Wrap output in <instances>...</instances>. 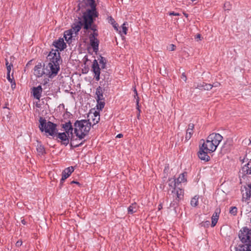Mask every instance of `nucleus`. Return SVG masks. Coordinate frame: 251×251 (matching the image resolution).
<instances>
[{
    "label": "nucleus",
    "instance_id": "5fc2aeb1",
    "mask_svg": "<svg viewBox=\"0 0 251 251\" xmlns=\"http://www.w3.org/2000/svg\"><path fill=\"white\" fill-rule=\"evenodd\" d=\"M220 85V83L219 82H216L213 83V85H211V86H212V87H218Z\"/></svg>",
    "mask_w": 251,
    "mask_h": 251
},
{
    "label": "nucleus",
    "instance_id": "ea45409f",
    "mask_svg": "<svg viewBox=\"0 0 251 251\" xmlns=\"http://www.w3.org/2000/svg\"><path fill=\"white\" fill-rule=\"evenodd\" d=\"M231 4L229 2H225L224 4V8L225 9V10H229L231 8Z\"/></svg>",
    "mask_w": 251,
    "mask_h": 251
},
{
    "label": "nucleus",
    "instance_id": "c9c22d12",
    "mask_svg": "<svg viewBox=\"0 0 251 251\" xmlns=\"http://www.w3.org/2000/svg\"><path fill=\"white\" fill-rule=\"evenodd\" d=\"M127 24L126 22L124 23L122 25V30H120L119 32L121 34L122 33L126 35L127 33V28L126 27Z\"/></svg>",
    "mask_w": 251,
    "mask_h": 251
},
{
    "label": "nucleus",
    "instance_id": "2f4dec72",
    "mask_svg": "<svg viewBox=\"0 0 251 251\" xmlns=\"http://www.w3.org/2000/svg\"><path fill=\"white\" fill-rule=\"evenodd\" d=\"M169 185L170 187L175 189H176V186L177 184V181L175 178H170L169 179Z\"/></svg>",
    "mask_w": 251,
    "mask_h": 251
},
{
    "label": "nucleus",
    "instance_id": "13d9d810",
    "mask_svg": "<svg viewBox=\"0 0 251 251\" xmlns=\"http://www.w3.org/2000/svg\"><path fill=\"white\" fill-rule=\"evenodd\" d=\"M5 65H6V68L7 67V66H10V64L9 63L7 59H5Z\"/></svg>",
    "mask_w": 251,
    "mask_h": 251
},
{
    "label": "nucleus",
    "instance_id": "3c124183",
    "mask_svg": "<svg viewBox=\"0 0 251 251\" xmlns=\"http://www.w3.org/2000/svg\"><path fill=\"white\" fill-rule=\"evenodd\" d=\"M175 48H176V46L174 45L171 44L170 45V48H169L170 50H171V51L174 50H175Z\"/></svg>",
    "mask_w": 251,
    "mask_h": 251
},
{
    "label": "nucleus",
    "instance_id": "aec40b11",
    "mask_svg": "<svg viewBox=\"0 0 251 251\" xmlns=\"http://www.w3.org/2000/svg\"><path fill=\"white\" fill-rule=\"evenodd\" d=\"M70 134L71 135V137L70 136L71 140L70 146L73 148H75L81 146L86 141L85 140H84L79 144H75V142L77 141V138H75V136L73 135V132H72V133H70Z\"/></svg>",
    "mask_w": 251,
    "mask_h": 251
},
{
    "label": "nucleus",
    "instance_id": "72a5a7b5",
    "mask_svg": "<svg viewBox=\"0 0 251 251\" xmlns=\"http://www.w3.org/2000/svg\"><path fill=\"white\" fill-rule=\"evenodd\" d=\"M99 63L101 64V68L102 69H104L106 67V59L101 56H100V58H99Z\"/></svg>",
    "mask_w": 251,
    "mask_h": 251
},
{
    "label": "nucleus",
    "instance_id": "f3484780",
    "mask_svg": "<svg viewBox=\"0 0 251 251\" xmlns=\"http://www.w3.org/2000/svg\"><path fill=\"white\" fill-rule=\"evenodd\" d=\"M193 88L199 89L201 90H209L212 89L211 84L206 83L204 82L194 83Z\"/></svg>",
    "mask_w": 251,
    "mask_h": 251
},
{
    "label": "nucleus",
    "instance_id": "f8f14e48",
    "mask_svg": "<svg viewBox=\"0 0 251 251\" xmlns=\"http://www.w3.org/2000/svg\"><path fill=\"white\" fill-rule=\"evenodd\" d=\"M209 139L213 142L215 145L217 147L223 139V137L219 133H213L209 136Z\"/></svg>",
    "mask_w": 251,
    "mask_h": 251
},
{
    "label": "nucleus",
    "instance_id": "4c0bfd02",
    "mask_svg": "<svg viewBox=\"0 0 251 251\" xmlns=\"http://www.w3.org/2000/svg\"><path fill=\"white\" fill-rule=\"evenodd\" d=\"M180 201L174 199V201L170 203V206L173 207L174 209L178 206V202Z\"/></svg>",
    "mask_w": 251,
    "mask_h": 251
},
{
    "label": "nucleus",
    "instance_id": "603ef678",
    "mask_svg": "<svg viewBox=\"0 0 251 251\" xmlns=\"http://www.w3.org/2000/svg\"><path fill=\"white\" fill-rule=\"evenodd\" d=\"M170 15H174V16H179V14L178 13H176L174 12H171L169 13Z\"/></svg>",
    "mask_w": 251,
    "mask_h": 251
},
{
    "label": "nucleus",
    "instance_id": "a211bd4d",
    "mask_svg": "<svg viewBox=\"0 0 251 251\" xmlns=\"http://www.w3.org/2000/svg\"><path fill=\"white\" fill-rule=\"evenodd\" d=\"M235 251H251V244L242 242L238 244L235 248Z\"/></svg>",
    "mask_w": 251,
    "mask_h": 251
},
{
    "label": "nucleus",
    "instance_id": "69168bd1",
    "mask_svg": "<svg viewBox=\"0 0 251 251\" xmlns=\"http://www.w3.org/2000/svg\"><path fill=\"white\" fill-rule=\"evenodd\" d=\"M80 4H81L80 3H79L78 4V10H79L80 9V7H81Z\"/></svg>",
    "mask_w": 251,
    "mask_h": 251
},
{
    "label": "nucleus",
    "instance_id": "39448f33",
    "mask_svg": "<svg viewBox=\"0 0 251 251\" xmlns=\"http://www.w3.org/2000/svg\"><path fill=\"white\" fill-rule=\"evenodd\" d=\"M238 237L242 243L251 244V229L243 227L239 231Z\"/></svg>",
    "mask_w": 251,
    "mask_h": 251
},
{
    "label": "nucleus",
    "instance_id": "4d7b16f0",
    "mask_svg": "<svg viewBox=\"0 0 251 251\" xmlns=\"http://www.w3.org/2000/svg\"><path fill=\"white\" fill-rule=\"evenodd\" d=\"M73 183H75V184H76L78 185H80V184L79 182H77V181H75V180H73L71 182V184H73Z\"/></svg>",
    "mask_w": 251,
    "mask_h": 251
},
{
    "label": "nucleus",
    "instance_id": "bb28decb",
    "mask_svg": "<svg viewBox=\"0 0 251 251\" xmlns=\"http://www.w3.org/2000/svg\"><path fill=\"white\" fill-rule=\"evenodd\" d=\"M138 206L136 203H132L128 207V213L129 214H133L137 212Z\"/></svg>",
    "mask_w": 251,
    "mask_h": 251
},
{
    "label": "nucleus",
    "instance_id": "052dcab7",
    "mask_svg": "<svg viewBox=\"0 0 251 251\" xmlns=\"http://www.w3.org/2000/svg\"><path fill=\"white\" fill-rule=\"evenodd\" d=\"M21 222H22V223L23 225H25V224H26V222H25V221L24 219L22 220L21 221Z\"/></svg>",
    "mask_w": 251,
    "mask_h": 251
},
{
    "label": "nucleus",
    "instance_id": "79ce46f5",
    "mask_svg": "<svg viewBox=\"0 0 251 251\" xmlns=\"http://www.w3.org/2000/svg\"><path fill=\"white\" fill-rule=\"evenodd\" d=\"M108 20L109 23L111 24V25H114L115 23H116L114 19L111 16L108 17Z\"/></svg>",
    "mask_w": 251,
    "mask_h": 251
},
{
    "label": "nucleus",
    "instance_id": "37998d69",
    "mask_svg": "<svg viewBox=\"0 0 251 251\" xmlns=\"http://www.w3.org/2000/svg\"><path fill=\"white\" fill-rule=\"evenodd\" d=\"M201 226L204 227H208L210 225V222L209 221H206L201 223Z\"/></svg>",
    "mask_w": 251,
    "mask_h": 251
},
{
    "label": "nucleus",
    "instance_id": "49530a36",
    "mask_svg": "<svg viewBox=\"0 0 251 251\" xmlns=\"http://www.w3.org/2000/svg\"><path fill=\"white\" fill-rule=\"evenodd\" d=\"M181 78L182 79H183L185 82L187 80V77H186V75L185 74V73H183L182 75H181Z\"/></svg>",
    "mask_w": 251,
    "mask_h": 251
},
{
    "label": "nucleus",
    "instance_id": "0eeeda50",
    "mask_svg": "<svg viewBox=\"0 0 251 251\" xmlns=\"http://www.w3.org/2000/svg\"><path fill=\"white\" fill-rule=\"evenodd\" d=\"M200 144L201 146L202 147L204 150H206V151H208L210 152L214 151L217 147L216 145L214 144L213 142L210 141L208 137L205 142L204 140H201L200 142Z\"/></svg>",
    "mask_w": 251,
    "mask_h": 251
},
{
    "label": "nucleus",
    "instance_id": "e2e57ef3",
    "mask_svg": "<svg viewBox=\"0 0 251 251\" xmlns=\"http://www.w3.org/2000/svg\"><path fill=\"white\" fill-rule=\"evenodd\" d=\"M201 38V35L200 34H198L196 35V38Z\"/></svg>",
    "mask_w": 251,
    "mask_h": 251
},
{
    "label": "nucleus",
    "instance_id": "f704fd0d",
    "mask_svg": "<svg viewBox=\"0 0 251 251\" xmlns=\"http://www.w3.org/2000/svg\"><path fill=\"white\" fill-rule=\"evenodd\" d=\"M199 197L197 196H194L191 201V205L192 206L196 207L198 204Z\"/></svg>",
    "mask_w": 251,
    "mask_h": 251
},
{
    "label": "nucleus",
    "instance_id": "bf43d9fd",
    "mask_svg": "<svg viewBox=\"0 0 251 251\" xmlns=\"http://www.w3.org/2000/svg\"><path fill=\"white\" fill-rule=\"evenodd\" d=\"M123 137V135L122 134H119L117 135L116 138H122Z\"/></svg>",
    "mask_w": 251,
    "mask_h": 251
},
{
    "label": "nucleus",
    "instance_id": "a19ab883",
    "mask_svg": "<svg viewBox=\"0 0 251 251\" xmlns=\"http://www.w3.org/2000/svg\"><path fill=\"white\" fill-rule=\"evenodd\" d=\"M99 35L98 31L93 32V33H91L89 35V37L91 38H97Z\"/></svg>",
    "mask_w": 251,
    "mask_h": 251
},
{
    "label": "nucleus",
    "instance_id": "ddd939ff",
    "mask_svg": "<svg viewBox=\"0 0 251 251\" xmlns=\"http://www.w3.org/2000/svg\"><path fill=\"white\" fill-rule=\"evenodd\" d=\"M82 26H83V20L82 21L81 18L78 17L72 25L71 29L77 33L81 29Z\"/></svg>",
    "mask_w": 251,
    "mask_h": 251
},
{
    "label": "nucleus",
    "instance_id": "58836bf2",
    "mask_svg": "<svg viewBox=\"0 0 251 251\" xmlns=\"http://www.w3.org/2000/svg\"><path fill=\"white\" fill-rule=\"evenodd\" d=\"M229 213L233 215H236L237 213V208L235 206H233L230 207V209L229 210Z\"/></svg>",
    "mask_w": 251,
    "mask_h": 251
},
{
    "label": "nucleus",
    "instance_id": "0e129e2a",
    "mask_svg": "<svg viewBox=\"0 0 251 251\" xmlns=\"http://www.w3.org/2000/svg\"><path fill=\"white\" fill-rule=\"evenodd\" d=\"M140 112H141V111H140V110H139V112H138V114H137V118H138V119H139V116H140Z\"/></svg>",
    "mask_w": 251,
    "mask_h": 251
},
{
    "label": "nucleus",
    "instance_id": "a878e982",
    "mask_svg": "<svg viewBox=\"0 0 251 251\" xmlns=\"http://www.w3.org/2000/svg\"><path fill=\"white\" fill-rule=\"evenodd\" d=\"M243 173L245 175H251V161H249L242 168Z\"/></svg>",
    "mask_w": 251,
    "mask_h": 251
},
{
    "label": "nucleus",
    "instance_id": "7c9ffc66",
    "mask_svg": "<svg viewBox=\"0 0 251 251\" xmlns=\"http://www.w3.org/2000/svg\"><path fill=\"white\" fill-rule=\"evenodd\" d=\"M96 94L97 95V99L99 100H103V90L100 86H99L96 90Z\"/></svg>",
    "mask_w": 251,
    "mask_h": 251
},
{
    "label": "nucleus",
    "instance_id": "473e14b6",
    "mask_svg": "<svg viewBox=\"0 0 251 251\" xmlns=\"http://www.w3.org/2000/svg\"><path fill=\"white\" fill-rule=\"evenodd\" d=\"M97 104L96 106L97 107V110H102V109L104 107L105 102L103 101H102V100L97 99Z\"/></svg>",
    "mask_w": 251,
    "mask_h": 251
},
{
    "label": "nucleus",
    "instance_id": "864d4df0",
    "mask_svg": "<svg viewBox=\"0 0 251 251\" xmlns=\"http://www.w3.org/2000/svg\"><path fill=\"white\" fill-rule=\"evenodd\" d=\"M136 109L137 110H140L139 105V99L138 98L136 100Z\"/></svg>",
    "mask_w": 251,
    "mask_h": 251
},
{
    "label": "nucleus",
    "instance_id": "5701e85b",
    "mask_svg": "<svg viewBox=\"0 0 251 251\" xmlns=\"http://www.w3.org/2000/svg\"><path fill=\"white\" fill-rule=\"evenodd\" d=\"M32 91L34 97L37 100H39L41 98V93L42 92V86L41 85H39L36 87H33Z\"/></svg>",
    "mask_w": 251,
    "mask_h": 251
},
{
    "label": "nucleus",
    "instance_id": "412c9836",
    "mask_svg": "<svg viewBox=\"0 0 251 251\" xmlns=\"http://www.w3.org/2000/svg\"><path fill=\"white\" fill-rule=\"evenodd\" d=\"M220 212H221V210L220 209L216 208L215 209V212L213 213V214L212 216V218H211V219H212L211 226L212 227L215 226H216V224L217 223L218 219H219Z\"/></svg>",
    "mask_w": 251,
    "mask_h": 251
},
{
    "label": "nucleus",
    "instance_id": "393cba45",
    "mask_svg": "<svg viewBox=\"0 0 251 251\" xmlns=\"http://www.w3.org/2000/svg\"><path fill=\"white\" fill-rule=\"evenodd\" d=\"M62 127L65 130V132L67 133L68 136L69 137L70 133H72V132L73 131V127L72 125V123L70 121L67 122L64 124H62Z\"/></svg>",
    "mask_w": 251,
    "mask_h": 251
},
{
    "label": "nucleus",
    "instance_id": "b1692460",
    "mask_svg": "<svg viewBox=\"0 0 251 251\" xmlns=\"http://www.w3.org/2000/svg\"><path fill=\"white\" fill-rule=\"evenodd\" d=\"M194 128V125L193 124H190L188 125V128L186 130L185 135V141L189 140L193 134V129Z\"/></svg>",
    "mask_w": 251,
    "mask_h": 251
},
{
    "label": "nucleus",
    "instance_id": "f257e3e1",
    "mask_svg": "<svg viewBox=\"0 0 251 251\" xmlns=\"http://www.w3.org/2000/svg\"><path fill=\"white\" fill-rule=\"evenodd\" d=\"M39 128L40 130L43 132L48 133L50 136H56L57 138L61 140L62 144L67 146L69 143V138L67 133L65 132L57 133V129L56 128V125L49 121L47 122L46 120L40 117L39 118Z\"/></svg>",
    "mask_w": 251,
    "mask_h": 251
},
{
    "label": "nucleus",
    "instance_id": "7ed1b4c3",
    "mask_svg": "<svg viewBox=\"0 0 251 251\" xmlns=\"http://www.w3.org/2000/svg\"><path fill=\"white\" fill-rule=\"evenodd\" d=\"M61 61L50 60L46 67H45L46 75L49 78H52L54 77L60 70V62Z\"/></svg>",
    "mask_w": 251,
    "mask_h": 251
},
{
    "label": "nucleus",
    "instance_id": "423d86ee",
    "mask_svg": "<svg viewBox=\"0 0 251 251\" xmlns=\"http://www.w3.org/2000/svg\"><path fill=\"white\" fill-rule=\"evenodd\" d=\"M97 17L94 16H90V19H87V18H85V17H82L83 19V28L86 30L91 29L93 31V32H95L98 31L96 28V25H93L95 18Z\"/></svg>",
    "mask_w": 251,
    "mask_h": 251
},
{
    "label": "nucleus",
    "instance_id": "20e7f679",
    "mask_svg": "<svg viewBox=\"0 0 251 251\" xmlns=\"http://www.w3.org/2000/svg\"><path fill=\"white\" fill-rule=\"evenodd\" d=\"M86 6L91 7L90 9H87L85 12H83L82 17H85V18L90 19V16L98 17L99 13L96 10V4L94 0H83Z\"/></svg>",
    "mask_w": 251,
    "mask_h": 251
},
{
    "label": "nucleus",
    "instance_id": "cd10ccee",
    "mask_svg": "<svg viewBox=\"0 0 251 251\" xmlns=\"http://www.w3.org/2000/svg\"><path fill=\"white\" fill-rule=\"evenodd\" d=\"M72 34L73 31L72 29L65 31L64 32V37L68 43H70V41H71L72 40Z\"/></svg>",
    "mask_w": 251,
    "mask_h": 251
},
{
    "label": "nucleus",
    "instance_id": "338daca9",
    "mask_svg": "<svg viewBox=\"0 0 251 251\" xmlns=\"http://www.w3.org/2000/svg\"><path fill=\"white\" fill-rule=\"evenodd\" d=\"M64 181V180H62V177L61 179V180H60V184H63Z\"/></svg>",
    "mask_w": 251,
    "mask_h": 251
},
{
    "label": "nucleus",
    "instance_id": "c03bdc74",
    "mask_svg": "<svg viewBox=\"0 0 251 251\" xmlns=\"http://www.w3.org/2000/svg\"><path fill=\"white\" fill-rule=\"evenodd\" d=\"M12 67H13V65L11 63H10V66H7V67L6 68L7 71V74H10V72H11V68H12Z\"/></svg>",
    "mask_w": 251,
    "mask_h": 251
},
{
    "label": "nucleus",
    "instance_id": "dca6fc26",
    "mask_svg": "<svg viewBox=\"0 0 251 251\" xmlns=\"http://www.w3.org/2000/svg\"><path fill=\"white\" fill-rule=\"evenodd\" d=\"M174 199L180 201L183 199L184 191L180 188L175 189L172 191Z\"/></svg>",
    "mask_w": 251,
    "mask_h": 251
},
{
    "label": "nucleus",
    "instance_id": "2eb2a0df",
    "mask_svg": "<svg viewBox=\"0 0 251 251\" xmlns=\"http://www.w3.org/2000/svg\"><path fill=\"white\" fill-rule=\"evenodd\" d=\"M52 45L60 51L64 50L67 47V45L64 42L63 38H61L54 41Z\"/></svg>",
    "mask_w": 251,
    "mask_h": 251
},
{
    "label": "nucleus",
    "instance_id": "680f3d73",
    "mask_svg": "<svg viewBox=\"0 0 251 251\" xmlns=\"http://www.w3.org/2000/svg\"><path fill=\"white\" fill-rule=\"evenodd\" d=\"M162 208V205L161 204H160L159 205H158V209L159 210H160Z\"/></svg>",
    "mask_w": 251,
    "mask_h": 251
},
{
    "label": "nucleus",
    "instance_id": "c756f323",
    "mask_svg": "<svg viewBox=\"0 0 251 251\" xmlns=\"http://www.w3.org/2000/svg\"><path fill=\"white\" fill-rule=\"evenodd\" d=\"M186 176H187V173L184 172L182 174H181L179 177L177 178V185H178L179 183H181V182H184L187 181L186 179Z\"/></svg>",
    "mask_w": 251,
    "mask_h": 251
},
{
    "label": "nucleus",
    "instance_id": "6ab92c4d",
    "mask_svg": "<svg viewBox=\"0 0 251 251\" xmlns=\"http://www.w3.org/2000/svg\"><path fill=\"white\" fill-rule=\"evenodd\" d=\"M90 43L92 48L93 49V50L96 53L99 50V40L97 39V38H91L89 37Z\"/></svg>",
    "mask_w": 251,
    "mask_h": 251
},
{
    "label": "nucleus",
    "instance_id": "9d476101",
    "mask_svg": "<svg viewBox=\"0 0 251 251\" xmlns=\"http://www.w3.org/2000/svg\"><path fill=\"white\" fill-rule=\"evenodd\" d=\"M58 50H59L57 48L55 50H51L48 56V58L49 59V60H57L62 61L60 56V53L58 52Z\"/></svg>",
    "mask_w": 251,
    "mask_h": 251
},
{
    "label": "nucleus",
    "instance_id": "e433bc0d",
    "mask_svg": "<svg viewBox=\"0 0 251 251\" xmlns=\"http://www.w3.org/2000/svg\"><path fill=\"white\" fill-rule=\"evenodd\" d=\"M251 197V190H249L246 191L245 194H244L243 195V200L245 199V200L246 201L247 200H248L250 199Z\"/></svg>",
    "mask_w": 251,
    "mask_h": 251
},
{
    "label": "nucleus",
    "instance_id": "de8ad7c7",
    "mask_svg": "<svg viewBox=\"0 0 251 251\" xmlns=\"http://www.w3.org/2000/svg\"><path fill=\"white\" fill-rule=\"evenodd\" d=\"M7 79L9 81H10L11 83H12L13 80H14L13 78H11L10 77V74H7Z\"/></svg>",
    "mask_w": 251,
    "mask_h": 251
},
{
    "label": "nucleus",
    "instance_id": "4be33fe9",
    "mask_svg": "<svg viewBox=\"0 0 251 251\" xmlns=\"http://www.w3.org/2000/svg\"><path fill=\"white\" fill-rule=\"evenodd\" d=\"M74 171V168L73 166L68 167L63 170L62 173V180L67 179Z\"/></svg>",
    "mask_w": 251,
    "mask_h": 251
},
{
    "label": "nucleus",
    "instance_id": "c85d7f7f",
    "mask_svg": "<svg viewBox=\"0 0 251 251\" xmlns=\"http://www.w3.org/2000/svg\"><path fill=\"white\" fill-rule=\"evenodd\" d=\"M36 150L39 155H42L46 153L45 148L41 142H38Z\"/></svg>",
    "mask_w": 251,
    "mask_h": 251
},
{
    "label": "nucleus",
    "instance_id": "6e6552de",
    "mask_svg": "<svg viewBox=\"0 0 251 251\" xmlns=\"http://www.w3.org/2000/svg\"><path fill=\"white\" fill-rule=\"evenodd\" d=\"M87 119L89 122L92 121V126L93 127L94 126L98 124L100 120V111H94V112H92V111H89V112L87 114Z\"/></svg>",
    "mask_w": 251,
    "mask_h": 251
},
{
    "label": "nucleus",
    "instance_id": "6e6d98bb",
    "mask_svg": "<svg viewBox=\"0 0 251 251\" xmlns=\"http://www.w3.org/2000/svg\"><path fill=\"white\" fill-rule=\"evenodd\" d=\"M113 27L115 29H116V30H118V24L115 23L114 25H112Z\"/></svg>",
    "mask_w": 251,
    "mask_h": 251
},
{
    "label": "nucleus",
    "instance_id": "774afa93",
    "mask_svg": "<svg viewBox=\"0 0 251 251\" xmlns=\"http://www.w3.org/2000/svg\"><path fill=\"white\" fill-rule=\"evenodd\" d=\"M134 93L136 94V95L137 96V92L136 90H134Z\"/></svg>",
    "mask_w": 251,
    "mask_h": 251
},
{
    "label": "nucleus",
    "instance_id": "f03ea898",
    "mask_svg": "<svg viewBox=\"0 0 251 251\" xmlns=\"http://www.w3.org/2000/svg\"><path fill=\"white\" fill-rule=\"evenodd\" d=\"M74 133L80 140L88 134L92 126V122L87 120H77L74 123Z\"/></svg>",
    "mask_w": 251,
    "mask_h": 251
},
{
    "label": "nucleus",
    "instance_id": "1a4fd4ad",
    "mask_svg": "<svg viewBox=\"0 0 251 251\" xmlns=\"http://www.w3.org/2000/svg\"><path fill=\"white\" fill-rule=\"evenodd\" d=\"M92 71L94 74V78L96 80L99 81L100 79V69L96 59L94 60L92 66Z\"/></svg>",
    "mask_w": 251,
    "mask_h": 251
},
{
    "label": "nucleus",
    "instance_id": "a18cd8bd",
    "mask_svg": "<svg viewBox=\"0 0 251 251\" xmlns=\"http://www.w3.org/2000/svg\"><path fill=\"white\" fill-rule=\"evenodd\" d=\"M50 80H49V78H45L43 80L42 84L43 85H45L46 84H47L49 82Z\"/></svg>",
    "mask_w": 251,
    "mask_h": 251
},
{
    "label": "nucleus",
    "instance_id": "4468645a",
    "mask_svg": "<svg viewBox=\"0 0 251 251\" xmlns=\"http://www.w3.org/2000/svg\"><path fill=\"white\" fill-rule=\"evenodd\" d=\"M45 65H44V68L42 69V64L41 63H39L36 65L34 68V74L37 77H40L43 75H46L45 72Z\"/></svg>",
    "mask_w": 251,
    "mask_h": 251
},
{
    "label": "nucleus",
    "instance_id": "9b49d317",
    "mask_svg": "<svg viewBox=\"0 0 251 251\" xmlns=\"http://www.w3.org/2000/svg\"><path fill=\"white\" fill-rule=\"evenodd\" d=\"M210 152L209 151H206V150H204L202 147L200 145V151L198 152V156L199 158L201 160L205 161H208L210 160V156L208 155V153Z\"/></svg>",
    "mask_w": 251,
    "mask_h": 251
},
{
    "label": "nucleus",
    "instance_id": "09e8293b",
    "mask_svg": "<svg viewBox=\"0 0 251 251\" xmlns=\"http://www.w3.org/2000/svg\"><path fill=\"white\" fill-rule=\"evenodd\" d=\"M22 245V241L21 240L18 241L16 243V246L17 247H19L21 246Z\"/></svg>",
    "mask_w": 251,
    "mask_h": 251
},
{
    "label": "nucleus",
    "instance_id": "8fccbe9b",
    "mask_svg": "<svg viewBox=\"0 0 251 251\" xmlns=\"http://www.w3.org/2000/svg\"><path fill=\"white\" fill-rule=\"evenodd\" d=\"M11 83V88L13 90L16 87V82H15V80H13L12 83Z\"/></svg>",
    "mask_w": 251,
    "mask_h": 251
}]
</instances>
